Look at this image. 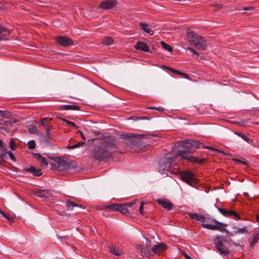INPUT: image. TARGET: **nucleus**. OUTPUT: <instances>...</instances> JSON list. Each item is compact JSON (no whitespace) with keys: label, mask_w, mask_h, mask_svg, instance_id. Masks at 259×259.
I'll list each match as a JSON object with an SVG mask.
<instances>
[{"label":"nucleus","mask_w":259,"mask_h":259,"mask_svg":"<svg viewBox=\"0 0 259 259\" xmlns=\"http://www.w3.org/2000/svg\"><path fill=\"white\" fill-rule=\"evenodd\" d=\"M188 215L189 217H190L191 218L196 220H197V218L198 216V214H197L196 213H193V212H189L188 213Z\"/></svg>","instance_id":"obj_40"},{"label":"nucleus","mask_w":259,"mask_h":259,"mask_svg":"<svg viewBox=\"0 0 259 259\" xmlns=\"http://www.w3.org/2000/svg\"><path fill=\"white\" fill-rule=\"evenodd\" d=\"M63 121L65 122H66L68 125L71 126H74L75 128H77L78 127L75 125V124L69 120H68L67 119H63Z\"/></svg>","instance_id":"obj_38"},{"label":"nucleus","mask_w":259,"mask_h":259,"mask_svg":"<svg viewBox=\"0 0 259 259\" xmlns=\"http://www.w3.org/2000/svg\"><path fill=\"white\" fill-rule=\"evenodd\" d=\"M55 161L56 162L55 166L59 170H63L68 167L67 161L63 158L57 157Z\"/></svg>","instance_id":"obj_9"},{"label":"nucleus","mask_w":259,"mask_h":259,"mask_svg":"<svg viewBox=\"0 0 259 259\" xmlns=\"http://www.w3.org/2000/svg\"><path fill=\"white\" fill-rule=\"evenodd\" d=\"M1 214L9 221L11 222L13 221L14 218L12 217H10L7 214L5 213L4 212L1 210Z\"/></svg>","instance_id":"obj_36"},{"label":"nucleus","mask_w":259,"mask_h":259,"mask_svg":"<svg viewBox=\"0 0 259 259\" xmlns=\"http://www.w3.org/2000/svg\"><path fill=\"white\" fill-rule=\"evenodd\" d=\"M2 120H0V125H4V123L2 122Z\"/></svg>","instance_id":"obj_60"},{"label":"nucleus","mask_w":259,"mask_h":259,"mask_svg":"<svg viewBox=\"0 0 259 259\" xmlns=\"http://www.w3.org/2000/svg\"><path fill=\"white\" fill-rule=\"evenodd\" d=\"M118 204H112L111 205H105L104 208H107L110 211H117Z\"/></svg>","instance_id":"obj_28"},{"label":"nucleus","mask_w":259,"mask_h":259,"mask_svg":"<svg viewBox=\"0 0 259 259\" xmlns=\"http://www.w3.org/2000/svg\"><path fill=\"white\" fill-rule=\"evenodd\" d=\"M84 141H80L79 142H78L77 143H76V144H75V148H79V147H80L81 146H82V145H83L84 144Z\"/></svg>","instance_id":"obj_47"},{"label":"nucleus","mask_w":259,"mask_h":259,"mask_svg":"<svg viewBox=\"0 0 259 259\" xmlns=\"http://www.w3.org/2000/svg\"><path fill=\"white\" fill-rule=\"evenodd\" d=\"M52 118H43L40 119L41 124L44 127L48 134H49V126L48 124L45 122L48 120H51Z\"/></svg>","instance_id":"obj_26"},{"label":"nucleus","mask_w":259,"mask_h":259,"mask_svg":"<svg viewBox=\"0 0 259 259\" xmlns=\"http://www.w3.org/2000/svg\"><path fill=\"white\" fill-rule=\"evenodd\" d=\"M203 148H204V149H210L212 151H217L218 152H222L220 150H218L214 148H213V147H209V146H203L202 147Z\"/></svg>","instance_id":"obj_41"},{"label":"nucleus","mask_w":259,"mask_h":259,"mask_svg":"<svg viewBox=\"0 0 259 259\" xmlns=\"http://www.w3.org/2000/svg\"><path fill=\"white\" fill-rule=\"evenodd\" d=\"M124 207V205H123V204H118L117 211H119V212H121V211L123 209V208Z\"/></svg>","instance_id":"obj_44"},{"label":"nucleus","mask_w":259,"mask_h":259,"mask_svg":"<svg viewBox=\"0 0 259 259\" xmlns=\"http://www.w3.org/2000/svg\"><path fill=\"white\" fill-rule=\"evenodd\" d=\"M114 145L105 139L98 140L96 143L91 157L96 160H101L104 158L111 156Z\"/></svg>","instance_id":"obj_1"},{"label":"nucleus","mask_w":259,"mask_h":259,"mask_svg":"<svg viewBox=\"0 0 259 259\" xmlns=\"http://www.w3.org/2000/svg\"><path fill=\"white\" fill-rule=\"evenodd\" d=\"M222 7V4H218V5H217V8H218V9H220V8H221Z\"/></svg>","instance_id":"obj_57"},{"label":"nucleus","mask_w":259,"mask_h":259,"mask_svg":"<svg viewBox=\"0 0 259 259\" xmlns=\"http://www.w3.org/2000/svg\"><path fill=\"white\" fill-rule=\"evenodd\" d=\"M10 147L12 151H14L17 148L16 144L13 139H11L10 140Z\"/></svg>","instance_id":"obj_35"},{"label":"nucleus","mask_w":259,"mask_h":259,"mask_svg":"<svg viewBox=\"0 0 259 259\" xmlns=\"http://www.w3.org/2000/svg\"><path fill=\"white\" fill-rule=\"evenodd\" d=\"M259 239V232L253 235L252 240L250 243V247H253L257 243Z\"/></svg>","instance_id":"obj_27"},{"label":"nucleus","mask_w":259,"mask_h":259,"mask_svg":"<svg viewBox=\"0 0 259 259\" xmlns=\"http://www.w3.org/2000/svg\"><path fill=\"white\" fill-rule=\"evenodd\" d=\"M166 245L165 244L161 243L159 244L155 245L152 248V251L154 253L159 254L166 250Z\"/></svg>","instance_id":"obj_13"},{"label":"nucleus","mask_w":259,"mask_h":259,"mask_svg":"<svg viewBox=\"0 0 259 259\" xmlns=\"http://www.w3.org/2000/svg\"><path fill=\"white\" fill-rule=\"evenodd\" d=\"M121 213H122V214H124L126 215L130 214V211L127 209V208L125 207V205H124V207L123 208V209Z\"/></svg>","instance_id":"obj_42"},{"label":"nucleus","mask_w":259,"mask_h":259,"mask_svg":"<svg viewBox=\"0 0 259 259\" xmlns=\"http://www.w3.org/2000/svg\"><path fill=\"white\" fill-rule=\"evenodd\" d=\"M193 153L191 149H186L178 151L177 156H180L182 159H186L192 162H202L204 161V159H200L198 157H193L190 155Z\"/></svg>","instance_id":"obj_4"},{"label":"nucleus","mask_w":259,"mask_h":259,"mask_svg":"<svg viewBox=\"0 0 259 259\" xmlns=\"http://www.w3.org/2000/svg\"><path fill=\"white\" fill-rule=\"evenodd\" d=\"M60 109L65 110H79L80 107L77 105H66L61 106Z\"/></svg>","instance_id":"obj_22"},{"label":"nucleus","mask_w":259,"mask_h":259,"mask_svg":"<svg viewBox=\"0 0 259 259\" xmlns=\"http://www.w3.org/2000/svg\"><path fill=\"white\" fill-rule=\"evenodd\" d=\"M37 131V130L36 127H32V128H30L29 129V131L31 133H35Z\"/></svg>","instance_id":"obj_48"},{"label":"nucleus","mask_w":259,"mask_h":259,"mask_svg":"<svg viewBox=\"0 0 259 259\" xmlns=\"http://www.w3.org/2000/svg\"><path fill=\"white\" fill-rule=\"evenodd\" d=\"M140 26L145 32L147 33L150 35L153 34V31L151 28L148 27V26L147 24L144 23H140Z\"/></svg>","instance_id":"obj_23"},{"label":"nucleus","mask_w":259,"mask_h":259,"mask_svg":"<svg viewBox=\"0 0 259 259\" xmlns=\"http://www.w3.org/2000/svg\"><path fill=\"white\" fill-rule=\"evenodd\" d=\"M144 204H145V203L143 201H142L141 203L140 207H139V212L142 215L144 214Z\"/></svg>","instance_id":"obj_39"},{"label":"nucleus","mask_w":259,"mask_h":259,"mask_svg":"<svg viewBox=\"0 0 259 259\" xmlns=\"http://www.w3.org/2000/svg\"><path fill=\"white\" fill-rule=\"evenodd\" d=\"M136 248L140 253L141 255L143 256L144 255L149 256L150 255V251L145 249L143 245H136Z\"/></svg>","instance_id":"obj_18"},{"label":"nucleus","mask_w":259,"mask_h":259,"mask_svg":"<svg viewBox=\"0 0 259 259\" xmlns=\"http://www.w3.org/2000/svg\"><path fill=\"white\" fill-rule=\"evenodd\" d=\"M181 179L190 185L193 186L195 184L198 183V179L194 177V175L189 171H185L181 173Z\"/></svg>","instance_id":"obj_6"},{"label":"nucleus","mask_w":259,"mask_h":259,"mask_svg":"<svg viewBox=\"0 0 259 259\" xmlns=\"http://www.w3.org/2000/svg\"><path fill=\"white\" fill-rule=\"evenodd\" d=\"M4 124V126H6L7 128H9L13 124V122L11 120L2 121Z\"/></svg>","instance_id":"obj_37"},{"label":"nucleus","mask_w":259,"mask_h":259,"mask_svg":"<svg viewBox=\"0 0 259 259\" xmlns=\"http://www.w3.org/2000/svg\"><path fill=\"white\" fill-rule=\"evenodd\" d=\"M67 148H68V149H72L76 148H75V144H74V145H71V146H69H69H67Z\"/></svg>","instance_id":"obj_54"},{"label":"nucleus","mask_w":259,"mask_h":259,"mask_svg":"<svg viewBox=\"0 0 259 259\" xmlns=\"http://www.w3.org/2000/svg\"><path fill=\"white\" fill-rule=\"evenodd\" d=\"M109 249L110 251L115 255L120 256L121 255V250L119 248H116L112 244L109 246Z\"/></svg>","instance_id":"obj_25"},{"label":"nucleus","mask_w":259,"mask_h":259,"mask_svg":"<svg viewBox=\"0 0 259 259\" xmlns=\"http://www.w3.org/2000/svg\"><path fill=\"white\" fill-rule=\"evenodd\" d=\"M233 230L236 234H247L248 231L246 226H243L242 228H239L237 226H233Z\"/></svg>","instance_id":"obj_20"},{"label":"nucleus","mask_w":259,"mask_h":259,"mask_svg":"<svg viewBox=\"0 0 259 259\" xmlns=\"http://www.w3.org/2000/svg\"><path fill=\"white\" fill-rule=\"evenodd\" d=\"M46 199L52 200L53 199L52 193L50 190H44Z\"/></svg>","instance_id":"obj_31"},{"label":"nucleus","mask_w":259,"mask_h":259,"mask_svg":"<svg viewBox=\"0 0 259 259\" xmlns=\"http://www.w3.org/2000/svg\"><path fill=\"white\" fill-rule=\"evenodd\" d=\"M0 147L4 148L5 147H6V145L4 144L3 141L0 139Z\"/></svg>","instance_id":"obj_52"},{"label":"nucleus","mask_w":259,"mask_h":259,"mask_svg":"<svg viewBox=\"0 0 259 259\" xmlns=\"http://www.w3.org/2000/svg\"><path fill=\"white\" fill-rule=\"evenodd\" d=\"M185 257L186 259H191V258L187 254L185 255Z\"/></svg>","instance_id":"obj_58"},{"label":"nucleus","mask_w":259,"mask_h":259,"mask_svg":"<svg viewBox=\"0 0 259 259\" xmlns=\"http://www.w3.org/2000/svg\"><path fill=\"white\" fill-rule=\"evenodd\" d=\"M157 201L164 208L167 209V210L171 209L173 206L172 204L170 201L166 199H159Z\"/></svg>","instance_id":"obj_17"},{"label":"nucleus","mask_w":259,"mask_h":259,"mask_svg":"<svg viewBox=\"0 0 259 259\" xmlns=\"http://www.w3.org/2000/svg\"><path fill=\"white\" fill-rule=\"evenodd\" d=\"M186 144L185 148L188 149H191L192 153L194 152L193 148H198L199 147L200 143L198 141H194L192 140H186L185 141Z\"/></svg>","instance_id":"obj_12"},{"label":"nucleus","mask_w":259,"mask_h":259,"mask_svg":"<svg viewBox=\"0 0 259 259\" xmlns=\"http://www.w3.org/2000/svg\"><path fill=\"white\" fill-rule=\"evenodd\" d=\"M256 221L259 224V214L256 215Z\"/></svg>","instance_id":"obj_59"},{"label":"nucleus","mask_w":259,"mask_h":259,"mask_svg":"<svg viewBox=\"0 0 259 259\" xmlns=\"http://www.w3.org/2000/svg\"><path fill=\"white\" fill-rule=\"evenodd\" d=\"M25 171H28L31 172L33 176H40L42 175V172L40 169L36 168L35 167L31 165L30 167L25 168L24 169Z\"/></svg>","instance_id":"obj_15"},{"label":"nucleus","mask_w":259,"mask_h":259,"mask_svg":"<svg viewBox=\"0 0 259 259\" xmlns=\"http://www.w3.org/2000/svg\"><path fill=\"white\" fill-rule=\"evenodd\" d=\"M33 154L35 158L40 162L41 166H47L48 165V162L46 159L41 156L39 153H33Z\"/></svg>","instance_id":"obj_19"},{"label":"nucleus","mask_w":259,"mask_h":259,"mask_svg":"<svg viewBox=\"0 0 259 259\" xmlns=\"http://www.w3.org/2000/svg\"><path fill=\"white\" fill-rule=\"evenodd\" d=\"M6 115L5 111L0 110V116H3Z\"/></svg>","instance_id":"obj_55"},{"label":"nucleus","mask_w":259,"mask_h":259,"mask_svg":"<svg viewBox=\"0 0 259 259\" xmlns=\"http://www.w3.org/2000/svg\"><path fill=\"white\" fill-rule=\"evenodd\" d=\"M196 221H199L203 224H201L202 227L212 230H217L220 232H225L230 236H233V234L230 233L227 229H225L226 225L222 223L214 221L213 224H204L205 218L202 215H198Z\"/></svg>","instance_id":"obj_3"},{"label":"nucleus","mask_w":259,"mask_h":259,"mask_svg":"<svg viewBox=\"0 0 259 259\" xmlns=\"http://www.w3.org/2000/svg\"><path fill=\"white\" fill-rule=\"evenodd\" d=\"M8 153V156H9V157L10 158V159L13 160V161H16V159L15 158V156L14 155V154H13V153L11 151H9L7 152Z\"/></svg>","instance_id":"obj_43"},{"label":"nucleus","mask_w":259,"mask_h":259,"mask_svg":"<svg viewBox=\"0 0 259 259\" xmlns=\"http://www.w3.org/2000/svg\"><path fill=\"white\" fill-rule=\"evenodd\" d=\"M66 206L68 210H72L73 209L74 207L81 208V205L74 203L70 201H67L66 202Z\"/></svg>","instance_id":"obj_24"},{"label":"nucleus","mask_w":259,"mask_h":259,"mask_svg":"<svg viewBox=\"0 0 259 259\" xmlns=\"http://www.w3.org/2000/svg\"><path fill=\"white\" fill-rule=\"evenodd\" d=\"M35 195L37 197L46 199L45 194L44 190H38L35 191Z\"/></svg>","instance_id":"obj_30"},{"label":"nucleus","mask_w":259,"mask_h":259,"mask_svg":"<svg viewBox=\"0 0 259 259\" xmlns=\"http://www.w3.org/2000/svg\"><path fill=\"white\" fill-rule=\"evenodd\" d=\"M174 158L175 157L171 154H166L162 164H161L159 166V172L163 174L167 171H170L171 164L174 161Z\"/></svg>","instance_id":"obj_5"},{"label":"nucleus","mask_w":259,"mask_h":259,"mask_svg":"<svg viewBox=\"0 0 259 259\" xmlns=\"http://www.w3.org/2000/svg\"><path fill=\"white\" fill-rule=\"evenodd\" d=\"M104 205H98L96 207V209L97 210H104V209H107V208H104Z\"/></svg>","instance_id":"obj_49"},{"label":"nucleus","mask_w":259,"mask_h":259,"mask_svg":"<svg viewBox=\"0 0 259 259\" xmlns=\"http://www.w3.org/2000/svg\"><path fill=\"white\" fill-rule=\"evenodd\" d=\"M164 68H166L167 70H168L169 71L174 73H176V74L178 75H180L185 78H187L188 79L189 78V76L188 75L185 73H183V72H182L180 71H178L177 70H176V69H174L172 68H170V67H165V66H164Z\"/></svg>","instance_id":"obj_21"},{"label":"nucleus","mask_w":259,"mask_h":259,"mask_svg":"<svg viewBox=\"0 0 259 259\" xmlns=\"http://www.w3.org/2000/svg\"><path fill=\"white\" fill-rule=\"evenodd\" d=\"M79 133H80L81 137L82 138L83 141L85 142V137H84L83 134L81 131H79Z\"/></svg>","instance_id":"obj_51"},{"label":"nucleus","mask_w":259,"mask_h":259,"mask_svg":"<svg viewBox=\"0 0 259 259\" xmlns=\"http://www.w3.org/2000/svg\"><path fill=\"white\" fill-rule=\"evenodd\" d=\"M136 204V202H128L124 204H123V205H125V207L127 208V207H131L133 205Z\"/></svg>","instance_id":"obj_45"},{"label":"nucleus","mask_w":259,"mask_h":259,"mask_svg":"<svg viewBox=\"0 0 259 259\" xmlns=\"http://www.w3.org/2000/svg\"><path fill=\"white\" fill-rule=\"evenodd\" d=\"M56 40L58 44L65 47L73 45V41L71 38L66 36H58L56 37Z\"/></svg>","instance_id":"obj_8"},{"label":"nucleus","mask_w":259,"mask_h":259,"mask_svg":"<svg viewBox=\"0 0 259 259\" xmlns=\"http://www.w3.org/2000/svg\"><path fill=\"white\" fill-rule=\"evenodd\" d=\"M113 41L114 40L111 37H106L103 39L102 44L104 45L109 46L111 44H112Z\"/></svg>","instance_id":"obj_29"},{"label":"nucleus","mask_w":259,"mask_h":259,"mask_svg":"<svg viewBox=\"0 0 259 259\" xmlns=\"http://www.w3.org/2000/svg\"><path fill=\"white\" fill-rule=\"evenodd\" d=\"M10 34V30L0 24V39H5Z\"/></svg>","instance_id":"obj_14"},{"label":"nucleus","mask_w":259,"mask_h":259,"mask_svg":"<svg viewBox=\"0 0 259 259\" xmlns=\"http://www.w3.org/2000/svg\"><path fill=\"white\" fill-rule=\"evenodd\" d=\"M147 108L148 109H151V110H154V109L159 110L157 107H154V106H150V107H148Z\"/></svg>","instance_id":"obj_53"},{"label":"nucleus","mask_w":259,"mask_h":259,"mask_svg":"<svg viewBox=\"0 0 259 259\" xmlns=\"http://www.w3.org/2000/svg\"><path fill=\"white\" fill-rule=\"evenodd\" d=\"M235 134L238 135V136L240 137L245 141L247 142V143H249L250 139L247 137L244 134L238 132H235Z\"/></svg>","instance_id":"obj_32"},{"label":"nucleus","mask_w":259,"mask_h":259,"mask_svg":"<svg viewBox=\"0 0 259 259\" xmlns=\"http://www.w3.org/2000/svg\"><path fill=\"white\" fill-rule=\"evenodd\" d=\"M116 0H106L100 3L99 7L103 9H109L116 6Z\"/></svg>","instance_id":"obj_11"},{"label":"nucleus","mask_w":259,"mask_h":259,"mask_svg":"<svg viewBox=\"0 0 259 259\" xmlns=\"http://www.w3.org/2000/svg\"><path fill=\"white\" fill-rule=\"evenodd\" d=\"M27 145L29 149H33L36 147L35 142L34 140L30 141L27 143Z\"/></svg>","instance_id":"obj_34"},{"label":"nucleus","mask_w":259,"mask_h":259,"mask_svg":"<svg viewBox=\"0 0 259 259\" xmlns=\"http://www.w3.org/2000/svg\"><path fill=\"white\" fill-rule=\"evenodd\" d=\"M161 46H162V47L167 50L168 52H172V48L171 47H170L169 45H168V44L165 43L163 41H161Z\"/></svg>","instance_id":"obj_33"},{"label":"nucleus","mask_w":259,"mask_h":259,"mask_svg":"<svg viewBox=\"0 0 259 259\" xmlns=\"http://www.w3.org/2000/svg\"><path fill=\"white\" fill-rule=\"evenodd\" d=\"M135 48L136 50L143 51L146 52L149 51V48L145 42L142 41L138 42Z\"/></svg>","instance_id":"obj_16"},{"label":"nucleus","mask_w":259,"mask_h":259,"mask_svg":"<svg viewBox=\"0 0 259 259\" xmlns=\"http://www.w3.org/2000/svg\"><path fill=\"white\" fill-rule=\"evenodd\" d=\"M219 212L227 217H233L235 220L240 219V217L237 212L231 210H227L223 208H219Z\"/></svg>","instance_id":"obj_10"},{"label":"nucleus","mask_w":259,"mask_h":259,"mask_svg":"<svg viewBox=\"0 0 259 259\" xmlns=\"http://www.w3.org/2000/svg\"><path fill=\"white\" fill-rule=\"evenodd\" d=\"M186 35L188 40L198 49L205 50L206 49V41L201 35L196 34L194 31L190 29H187Z\"/></svg>","instance_id":"obj_2"},{"label":"nucleus","mask_w":259,"mask_h":259,"mask_svg":"<svg viewBox=\"0 0 259 259\" xmlns=\"http://www.w3.org/2000/svg\"><path fill=\"white\" fill-rule=\"evenodd\" d=\"M214 243L216 249L221 253L227 254L229 253L227 247L223 244L222 239L221 237H216L214 239Z\"/></svg>","instance_id":"obj_7"},{"label":"nucleus","mask_w":259,"mask_h":259,"mask_svg":"<svg viewBox=\"0 0 259 259\" xmlns=\"http://www.w3.org/2000/svg\"><path fill=\"white\" fill-rule=\"evenodd\" d=\"M251 9H252V8H251V7H244L243 8V10H245V11L250 10Z\"/></svg>","instance_id":"obj_56"},{"label":"nucleus","mask_w":259,"mask_h":259,"mask_svg":"<svg viewBox=\"0 0 259 259\" xmlns=\"http://www.w3.org/2000/svg\"><path fill=\"white\" fill-rule=\"evenodd\" d=\"M188 50L191 51L193 54L196 55L197 56H198V53L193 48L189 47L188 48Z\"/></svg>","instance_id":"obj_46"},{"label":"nucleus","mask_w":259,"mask_h":259,"mask_svg":"<svg viewBox=\"0 0 259 259\" xmlns=\"http://www.w3.org/2000/svg\"><path fill=\"white\" fill-rule=\"evenodd\" d=\"M150 243H151V241L149 239L146 238V245L147 247H149V246L151 245Z\"/></svg>","instance_id":"obj_50"}]
</instances>
